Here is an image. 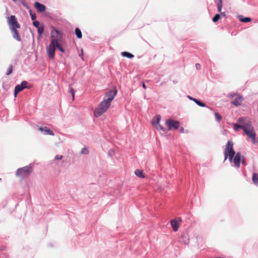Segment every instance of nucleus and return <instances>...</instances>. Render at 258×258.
I'll return each instance as SVG.
<instances>
[{
  "label": "nucleus",
  "mask_w": 258,
  "mask_h": 258,
  "mask_svg": "<svg viewBox=\"0 0 258 258\" xmlns=\"http://www.w3.org/2000/svg\"><path fill=\"white\" fill-rule=\"evenodd\" d=\"M62 34L55 29H53L51 31V42L46 47L47 53L50 59L54 58L57 41H62Z\"/></svg>",
  "instance_id": "nucleus-1"
},
{
  "label": "nucleus",
  "mask_w": 258,
  "mask_h": 258,
  "mask_svg": "<svg viewBox=\"0 0 258 258\" xmlns=\"http://www.w3.org/2000/svg\"><path fill=\"white\" fill-rule=\"evenodd\" d=\"M243 131L248 138L251 140L252 143L254 144L255 143L256 134L254 131L253 127L251 125V122L249 119H246L245 125Z\"/></svg>",
  "instance_id": "nucleus-2"
},
{
  "label": "nucleus",
  "mask_w": 258,
  "mask_h": 258,
  "mask_svg": "<svg viewBox=\"0 0 258 258\" xmlns=\"http://www.w3.org/2000/svg\"><path fill=\"white\" fill-rule=\"evenodd\" d=\"M224 161L228 158L230 162H232L233 158L235 154L233 149V143L232 141H228L226 145L224 150Z\"/></svg>",
  "instance_id": "nucleus-3"
},
{
  "label": "nucleus",
  "mask_w": 258,
  "mask_h": 258,
  "mask_svg": "<svg viewBox=\"0 0 258 258\" xmlns=\"http://www.w3.org/2000/svg\"><path fill=\"white\" fill-rule=\"evenodd\" d=\"M110 106L106 100H103L98 105V107L94 110V115L95 117H99L102 115Z\"/></svg>",
  "instance_id": "nucleus-4"
},
{
  "label": "nucleus",
  "mask_w": 258,
  "mask_h": 258,
  "mask_svg": "<svg viewBox=\"0 0 258 258\" xmlns=\"http://www.w3.org/2000/svg\"><path fill=\"white\" fill-rule=\"evenodd\" d=\"M32 169L31 167L25 166L17 170L16 175L21 178H25L28 176L31 173Z\"/></svg>",
  "instance_id": "nucleus-5"
},
{
  "label": "nucleus",
  "mask_w": 258,
  "mask_h": 258,
  "mask_svg": "<svg viewBox=\"0 0 258 258\" xmlns=\"http://www.w3.org/2000/svg\"><path fill=\"white\" fill-rule=\"evenodd\" d=\"M8 23L10 27V30L13 28H20V25L18 22L15 16H11L10 17H8Z\"/></svg>",
  "instance_id": "nucleus-6"
},
{
  "label": "nucleus",
  "mask_w": 258,
  "mask_h": 258,
  "mask_svg": "<svg viewBox=\"0 0 258 258\" xmlns=\"http://www.w3.org/2000/svg\"><path fill=\"white\" fill-rule=\"evenodd\" d=\"M233 159L234 165L237 168L239 167L240 161H241L242 164H245L244 157L241 156L239 152H237Z\"/></svg>",
  "instance_id": "nucleus-7"
},
{
  "label": "nucleus",
  "mask_w": 258,
  "mask_h": 258,
  "mask_svg": "<svg viewBox=\"0 0 258 258\" xmlns=\"http://www.w3.org/2000/svg\"><path fill=\"white\" fill-rule=\"evenodd\" d=\"M117 92V89L114 88L113 90H110L106 93L104 100H106L108 103L111 104V102L113 100Z\"/></svg>",
  "instance_id": "nucleus-8"
},
{
  "label": "nucleus",
  "mask_w": 258,
  "mask_h": 258,
  "mask_svg": "<svg viewBox=\"0 0 258 258\" xmlns=\"http://www.w3.org/2000/svg\"><path fill=\"white\" fill-rule=\"evenodd\" d=\"M165 124L168 127L169 130H177L179 127V122L173 119H168L166 121Z\"/></svg>",
  "instance_id": "nucleus-9"
},
{
  "label": "nucleus",
  "mask_w": 258,
  "mask_h": 258,
  "mask_svg": "<svg viewBox=\"0 0 258 258\" xmlns=\"http://www.w3.org/2000/svg\"><path fill=\"white\" fill-rule=\"evenodd\" d=\"M246 119H249V118H247V117H245V118L240 117L238 119V121L240 124H235L234 127V130L236 131H238L239 128H242L243 130L244 127H245V121H246Z\"/></svg>",
  "instance_id": "nucleus-10"
},
{
  "label": "nucleus",
  "mask_w": 258,
  "mask_h": 258,
  "mask_svg": "<svg viewBox=\"0 0 258 258\" xmlns=\"http://www.w3.org/2000/svg\"><path fill=\"white\" fill-rule=\"evenodd\" d=\"M232 97H233V100H232L231 103L236 106L240 105L243 100L242 96L238 94L233 95L232 96Z\"/></svg>",
  "instance_id": "nucleus-11"
},
{
  "label": "nucleus",
  "mask_w": 258,
  "mask_h": 258,
  "mask_svg": "<svg viewBox=\"0 0 258 258\" xmlns=\"http://www.w3.org/2000/svg\"><path fill=\"white\" fill-rule=\"evenodd\" d=\"M34 5L35 7L39 12H43L45 11L46 8L44 5H42L38 2H35Z\"/></svg>",
  "instance_id": "nucleus-12"
},
{
  "label": "nucleus",
  "mask_w": 258,
  "mask_h": 258,
  "mask_svg": "<svg viewBox=\"0 0 258 258\" xmlns=\"http://www.w3.org/2000/svg\"><path fill=\"white\" fill-rule=\"evenodd\" d=\"M11 31H12L13 33V37L16 39L18 41L21 40V37L19 35V33L18 31L17 30V28H13V29H11Z\"/></svg>",
  "instance_id": "nucleus-13"
},
{
  "label": "nucleus",
  "mask_w": 258,
  "mask_h": 258,
  "mask_svg": "<svg viewBox=\"0 0 258 258\" xmlns=\"http://www.w3.org/2000/svg\"><path fill=\"white\" fill-rule=\"evenodd\" d=\"M39 130L40 131H44L45 134L47 135L48 134L51 136L54 135L53 132L46 126L40 127H39Z\"/></svg>",
  "instance_id": "nucleus-14"
},
{
  "label": "nucleus",
  "mask_w": 258,
  "mask_h": 258,
  "mask_svg": "<svg viewBox=\"0 0 258 258\" xmlns=\"http://www.w3.org/2000/svg\"><path fill=\"white\" fill-rule=\"evenodd\" d=\"M171 225L173 228V230L174 231H177L179 226H178V222L177 221H176L175 220H172L171 221Z\"/></svg>",
  "instance_id": "nucleus-15"
},
{
  "label": "nucleus",
  "mask_w": 258,
  "mask_h": 258,
  "mask_svg": "<svg viewBox=\"0 0 258 258\" xmlns=\"http://www.w3.org/2000/svg\"><path fill=\"white\" fill-rule=\"evenodd\" d=\"M23 90V87L20 85H18L15 87L14 90V96L16 97L18 93L22 91Z\"/></svg>",
  "instance_id": "nucleus-16"
},
{
  "label": "nucleus",
  "mask_w": 258,
  "mask_h": 258,
  "mask_svg": "<svg viewBox=\"0 0 258 258\" xmlns=\"http://www.w3.org/2000/svg\"><path fill=\"white\" fill-rule=\"evenodd\" d=\"M135 174L140 177V178H144L145 176L143 173V171L142 170L137 169L135 172Z\"/></svg>",
  "instance_id": "nucleus-17"
},
{
  "label": "nucleus",
  "mask_w": 258,
  "mask_h": 258,
  "mask_svg": "<svg viewBox=\"0 0 258 258\" xmlns=\"http://www.w3.org/2000/svg\"><path fill=\"white\" fill-rule=\"evenodd\" d=\"M160 120V117L159 115L156 116L152 120V123L153 125H155V124H158L159 123Z\"/></svg>",
  "instance_id": "nucleus-18"
},
{
  "label": "nucleus",
  "mask_w": 258,
  "mask_h": 258,
  "mask_svg": "<svg viewBox=\"0 0 258 258\" xmlns=\"http://www.w3.org/2000/svg\"><path fill=\"white\" fill-rule=\"evenodd\" d=\"M252 181L255 184L258 185V174L256 173L253 174Z\"/></svg>",
  "instance_id": "nucleus-19"
},
{
  "label": "nucleus",
  "mask_w": 258,
  "mask_h": 258,
  "mask_svg": "<svg viewBox=\"0 0 258 258\" xmlns=\"http://www.w3.org/2000/svg\"><path fill=\"white\" fill-rule=\"evenodd\" d=\"M75 34L76 36L78 38H81L82 37V34L81 30L78 28L75 29Z\"/></svg>",
  "instance_id": "nucleus-20"
},
{
  "label": "nucleus",
  "mask_w": 258,
  "mask_h": 258,
  "mask_svg": "<svg viewBox=\"0 0 258 258\" xmlns=\"http://www.w3.org/2000/svg\"><path fill=\"white\" fill-rule=\"evenodd\" d=\"M239 20L241 22L247 23L251 21V19L249 17L242 18V16L239 17Z\"/></svg>",
  "instance_id": "nucleus-21"
},
{
  "label": "nucleus",
  "mask_w": 258,
  "mask_h": 258,
  "mask_svg": "<svg viewBox=\"0 0 258 258\" xmlns=\"http://www.w3.org/2000/svg\"><path fill=\"white\" fill-rule=\"evenodd\" d=\"M61 41H57V43L56 44V47L61 52H64L65 51L64 49L62 47V46L60 45V43H61Z\"/></svg>",
  "instance_id": "nucleus-22"
},
{
  "label": "nucleus",
  "mask_w": 258,
  "mask_h": 258,
  "mask_svg": "<svg viewBox=\"0 0 258 258\" xmlns=\"http://www.w3.org/2000/svg\"><path fill=\"white\" fill-rule=\"evenodd\" d=\"M122 55L126 57L132 58L134 57V55L126 51L122 52Z\"/></svg>",
  "instance_id": "nucleus-23"
},
{
  "label": "nucleus",
  "mask_w": 258,
  "mask_h": 258,
  "mask_svg": "<svg viewBox=\"0 0 258 258\" xmlns=\"http://www.w3.org/2000/svg\"><path fill=\"white\" fill-rule=\"evenodd\" d=\"M221 15L217 14L213 18L212 21L214 23H216L221 19Z\"/></svg>",
  "instance_id": "nucleus-24"
},
{
  "label": "nucleus",
  "mask_w": 258,
  "mask_h": 258,
  "mask_svg": "<svg viewBox=\"0 0 258 258\" xmlns=\"http://www.w3.org/2000/svg\"><path fill=\"white\" fill-rule=\"evenodd\" d=\"M195 102L200 106H201V107H205L206 106V104L204 102H202L198 100H195Z\"/></svg>",
  "instance_id": "nucleus-25"
},
{
  "label": "nucleus",
  "mask_w": 258,
  "mask_h": 258,
  "mask_svg": "<svg viewBox=\"0 0 258 258\" xmlns=\"http://www.w3.org/2000/svg\"><path fill=\"white\" fill-rule=\"evenodd\" d=\"M28 83L25 81H23L21 84V86L23 87V89L25 88H29V87L27 86Z\"/></svg>",
  "instance_id": "nucleus-26"
},
{
  "label": "nucleus",
  "mask_w": 258,
  "mask_h": 258,
  "mask_svg": "<svg viewBox=\"0 0 258 258\" xmlns=\"http://www.w3.org/2000/svg\"><path fill=\"white\" fill-rule=\"evenodd\" d=\"M154 126H155V127L159 131H164V128H163V127L159 124V123H158V124H155V125H153Z\"/></svg>",
  "instance_id": "nucleus-27"
},
{
  "label": "nucleus",
  "mask_w": 258,
  "mask_h": 258,
  "mask_svg": "<svg viewBox=\"0 0 258 258\" xmlns=\"http://www.w3.org/2000/svg\"><path fill=\"white\" fill-rule=\"evenodd\" d=\"M215 116L216 120L218 121H220L222 119V116L220 114L218 113L217 112H215Z\"/></svg>",
  "instance_id": "nucleus-28"
},
{
  "label": "nucleus",
  "mask_w": 258,
  "mask_h": 258,
  "mask_svg": "<svg viewBox=\"0 0 258 258\" xmlns=\"http://www.w3.org/2000/svg\"><path fill=\"white\" fill-rule=\"evenodd\" d=\"M37 31L39 35L40 36L43 32L44 28L43 27H39L38 28H37Z\"/></svg>",
  "instance_id": "nucleus-29"
},
{
  "label": "nucleus",
  "mask_w": 258,
  "mask_h": 258,
  "mask_svg": "<svg viewBox=\"0 0 258 258\" xmlns=\"http://www.w3.org/2000/svg\"><path fill=\"white\" fill-rule=\"evenodd\" d=\"M12 71H13V66L11 64L9 66V69L8 70V71H7V72L6 73V75H10L12 73Z\"/></svg>",
  "instance_id": "nucleus-30"
},
{
  "label": "nucleus",
  "mask_w": 258,
  "mask_h": 258,
  "mask_svg": "<svg viewBox=\"0 0 258 258\" xmlns=\"http://www.w3.org/2000/svg\"><path fill=\"white\" fill-rule=\"evenodd\" d=\"M29 13L31 16V19L32 20H35L36 18V14L34 13H33L31 10L29 11Z\"/></svg>",
  "instance_id": "nucleus-31"
},
{
  "label": "nucleus",
  "mask_w": 258,
  "mask_h": 258,
  "mask_svg": "<svg viewBox=\"0 0 258 258\" xmlns=\"http://www.w3.org/2000/svg\"><path fill=\"white\" fill-rule=\"evenodd\" d=\"M69 91L71 94V95L72 96V97H73V99L74 100V97H75V91H74L73 88H70L69 89Z\"/></svg>",
  "instance_id": "nucleus-32"
},
{
  "label": "nucleus",
  "mask_w": 258,
  "mask_h": 258,
  "mask_svg": "<svg viewBox=\"0 0 258 258\" xmlns=\"http://www.w3.org/2000/svg\"><path fill=\"white\" fill-rule=\"evenodd\" d=\"M217 7H218V11L219 12L221 13L222 8V3H217Z\"/></svg>",
  "instance_id": "nucleus-33"
},
{
  "label": "nucleus",
  "mask_w": 258,
  "mask_h": 258,
  "mask_svg": "<svg viewBox=\"0 0 258 258\" xmlns=\"http://www.w3.org/2000/svg\"><path fill=\"white\" fill-rule=\"evenodd\" d=\"M33 24L36 28H38L39 27V22L37 21H34L33 22Z\"/></svg>",
  "instance_id": "nucleus-34"
},
{
  "label": "nucleus",
  "mask_w": 258,
  "mask_h": 258,
  "mask_svg": "<svg viewBox=\"0 0 258 258\" xmlns=\"http://www.w3.org/2000/svg\"><path fill=\"white\" fill-rule=\"evenodd\" d=\"M81 153H83V154H88V150L87 148H83L82 151H81Z\"/></svg>",
  "instance_id": "nucleus-35"
},
{
  "label": "nucleus",
  "mask_w": 258,
  "mask_h": 258,
  "mask_svg": "<svg viewBox=\"0 0 258 258\" xmlns=\"http://www.w3.org/2000/svg\"><path fill=\"white\" fill-rule=\"evenodd\" d=\"M62 158V155H57L56 156H55V159L56 160H60Z\"/></svg>",
  "instance_id": "nucleus-36"
},
{
  "label": "nucleus",
  "mask_w": 258,
  "mask_h": 258,
  "mask_svg": "<svg viewBox=\"0 0 258 258\" xmlns=\"http://www.w3.org/2000/svg\"><path fill=\"white\" fill-rule=\"evenodd\" d=\"M187 97L191 100H192L195 102V100H197V99L196 98H192V97L190 96H188Z\"/></svg>",
  "instance_id": "nucleus-37"
},
{
  "label": "nucleus",
  "mask_w": 258,
  "mask_h": 258,
  "mask_svg": "<svg viewBox=\"0 0 258 258\" xmlns=\"http://www.w3.org/2000/svg\"><path fill=\"white\" fill-rule=\"evenodd\" d=\"M196 67L197 70H199L201 67V65L199 63H196Z\"/></svg>",
  "instance_id": "nucleus-38"
},
{
  "label": "nucleus",
  "mask_w": 258,
  "mask_h": 258,
  "mask_svg": "<svg viewBox=\"0 0 258 258\" xmlns=\"http://www.w3.org/2000/svg\"><path fill=\"white\" fill-rule=\"evenodd\" d=\"M180 132L181 133H183L184 132V128L183 127H180Z\"/></svg>",
  "instance_id": "nucleus-39"
},
{
  "label": "nucleus",
  "mask_w": 258,
  "mask_h": 258,
  "mask_svg": "<svg viewBox=\"0 0 258 258\" xmlns=\"http://www.w3.org/2000/svg\"><path fill=\"white\" fill-rule=\"evenodd\" d=\"M221 15H222V16H224V17H225V16H226V14H225V12H221Z\"/></svg>",
  "instance_id": "nucleus-40"
},
{
  "label": "nucleus",
  "mask_w": 258,
  "mask_h": 258,
  "mask_svg": "<svg viewBox=\"0 0 258 258\" xmlns=\"http://www.w3.org/2000/svg\"><path fill=\"white\" fill-rule=\"evenodd\" d=\"M142 86H143V88H144L145 89H146V86L144 83H143Z\"/></svg>",
  "instance_id": "nucleus-41"
},
{
  "label": "nucleus",
  "mask_w": 258,
  "mask_h": 258,
  "mask_svg": "<svg viewBox=\"0 0 258 258\" xmlns=\"http://www.w3.org/2000/svg\"><path fill=\"white\" fill-rule=\"evenodd\" d=\"M218 3H222V0H218Z\"/></svg>",
  "instance_id": "nucleus-42"
},
{
  "label": "nucleus",
  "mask_w": 258,
  "mask_h": 258,
  "mask_svg": "<svg viewBox=\"0 0 258 258\" xmlns=\"http://www.w3.org/2000/svg\"><path fill=\"white\" fill-rule=\"evenodd\" d=\"M218 3H222V0H218Z\"/></svg>",
  "instance_id": "nucleus-43"
}]
</instances>
